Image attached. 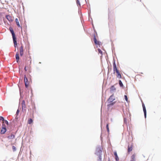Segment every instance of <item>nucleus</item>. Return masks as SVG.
<instances>
[{
    "label": "nucleus",
    "instance_id": "obj_5",
    "mask_svg": "<svg viewBox=\"0 0 161 161\" xmlns=\"http://www.w3.org/2000/svg\"><path fill=\"white\" fill-rule=\"evenodd\" d=\"M142 107L143 108V110L144 114V116L145 118H146V108L145 107V106L144 105V103H142Z\"/></svg>",
    "mask_w": 161,
    "mask_h": 161
},
{
    "label": "nucleus",
    "instance_id": "obj_25",
    "mask_svg": "<svg viewBox=\"0 0 161 161\" xmlns=\"http://www.w3.org/2000/svg\"><path fill=\"white\" fill-rule=\"evenodd\" d=\"M94 40H95V41L97 40V39H98L97 38V36H96L95 34H94Z\"/></svg>",
    "mask_w": 161,
    "mask_h": 161
},
{
    "label": "nucleus",
    "instance_id": "obj_17",
    "mask_svg": "<svg viewBox=\"0 0 161 161\" xmlns=\"http://www.w3.org/2000/svg\"><path fill=\"white\" fill-rule=\"evenodd\" d=\"M33 121L31 119H29L28 120V123L30 124L33 122Z\"/></svg>",
    "mask_w": 161,
    "mask_h": 161
},
{
    "label": "nucleus",
    "instance_id": "obj_32",
    "mask_svg": "<svg viewBox=\"0 0 161 161\" xmlns=\"http://www.w3.org/2000/svg\"><path fill=\"white\" fill-rule=\"evenodd\" d=\"M108 161H110V160L109 159V160H108Z\"/></svg>",
    "mask_w": 161,
    "mask_h": 161
},
{
    "label": "nucleus",
    "instance_id": "obj_27",
    "mask_svg": "<svg viewBox=\"0 0 161 161\" xmlns=\"http://www.w3.org/2000/svg\"><path fill=\"white\" fill-rule=\"evenodd\" d=\"M12 147V149H13V151H15L16 150V149L15 147L14 146H13Z\"/></svg>",
    "mask_w": 161,
    "mask_h": 161
},
{
    "label": "nucleus",
    "instance_id": "obj_24",
    "mask_svg": "<svg viewBox=\"0 0 161 161\" xmlns=\"http://www.w3.org/2000/svg\"><path fill=\"white\" fill-rule=\"evenodd\" d=\"M0 120H2L3 122V123H4V118L2 116H0Z\"/></svg>",
    "mask_w": 161,
    "mask_h": 161
},
{
    "label": "nucleus",
    "instance_id": "obj_1",
    "mask_svg": "<svg viewBox=\"0 0 161 161\" xmlns=\"http://www.w3.org/2000/svg\"><path fill=\"white\" fill-rule=\"evenodd\" d=\"M113 69L114 71V73H115L116 72L117 73V77L119 79L121 78V75L119 72V70L117 68L116 64L115 62L113 64Z\"/></svg>",
    "mask_w": 161,
    "mask_h": 161
},
{
    "label": "nucleus",
    "instance_id": "obj_26",
    "mask_svg": "<svg viewBox=\"0 0 161 161\" xmlns=\"http://www.w3.org/2000/svg\"><path fill=\"white\" fill-rule=\"evenodd\" d=\"M10 31L12 34L14 33V31L12 28H10Z\"/></svg>",
    "mask_w": 161,
    "mask_h": 161
},
{
    "label": "nucleus",
    "instance_id": "obj_4",
    "mask_svg": "<svg viewBox=\"0 0 161 161\" xmlns=\"http://www.w3.org/2000/svg\"><path fill=\"white\" fill-rule=\"evenodd\" d=\"M6 126H5L4 124H3L2 129L0 132L1 134H4L6 131Z\"/></svg>",
    "mask_w": 161,
    "mask_h": 161
},
{
    "label": "nucleus",
    "instance_id": "obj_2",
    "mask_svg": "<svg viewBox=\"0 0 161 161\" xmlns=\"http://www.w3.org/2000/svg\"><path fill=\"white\" fill-rule=\"evenodd\" d=\"M115 97L113 95H112L111 96H110V97L108 99V101L110 103V104H109V106H111L114 105L115 103V102H112L114 100H115Z\"/></svg>",
    "mask_w": 161,
    "mask_h": 161
},
{
    "label": "nucleus",
    "instance_id": "obj_14",
    "mask_svg": "<svg viewBox=\"0 0 161 161\" xmlns=\"http://www.w3.org/2000/svg\"><path fill=\"white\" fill-rule=\"evenodd\" d=\"M15 136L14 134H11L10 136H8V138L10 139H12L14 138Z\"/></svg>",
    "mask_w": 161,
    "mask_h": 161
},
{
    "label": "nucleus",
    "instance_id": "obj_29",
    "mask_svg": "<svg viewBox=\"0 0 161 161\" xmlns=\"http://www.w3.org/2000/svg\"><path fill=\"white\" fill-rule=\"evenodd\" d=\"M77 4L78 5H79V6H80V4L79 2V0H77L76 1Z\"/></svg>",
    "mask_w": 161,
    "mask_h": 161
},
{
    "label": "nucleus",
    "instance_id": "obj_28",
    "mask_svg": "<svg viewBox=\"0 0 161 161\" xmlns=\"http://www.w3.org/2000/svg\"><path fill=\"white\" fill-rule=\"evenodd\" d=\"M4 122H5L7 125H8V123L7 120H4Z\"/></svg>",
    "mask_w": 161,
    "mask_h": 161
},
{
    "label": "nucleus",
    "instance_id": "obj_16",
    "mask_svg": "<svg viewBox=\"0 0 161 161\" xmlns=\"http://www.w3.org/2000/svg\"><path fill=\"white\" fill-rule=\"evenodd\" d=\"M30 66H25L24 68V69L25 70V71H27V70L30 71Z\"/></svg>",
    "mask_w": 161,
    "mask_h": 161
},
{
    "label": "nucleus",
    "instance_id": "obj_9",
    "mask_svg": "<svg viewBox=\"0 0 161 161\" xmlns=\"http://www.w3.org/2000/svg\"><path fill=\"white\" fill-rule=\"evenodd\" d=\"M20 54L21 56H22L23 54V47L22 45L20 47Z\"/></svg>",
    "mask_w": 161,
    "mask_h": 161
},
{
    "label": "nucleus",
    "instance_id": "obj_10",
    "mask_svg": "<svg viewBox=\"0 0 161 161\" xmlns=\"http://www.w3.org/2000/svg\"><path fill=\"white\" fill-rule=\"evenodd\" d=\"M116 88L114 86H112L110 88V90L111 92H113L115 91Z\"/></svg>",
    "mask_w": 161,
    "mask_h": 161
},
{
    "label": "nucleus",
    "instance_id": "obj_18",
    "mask_svg": "<svg viewBox=\"0 0 161 161\" xmlns=\"http://www.w3.org/2000/svg\"><path fill=\"white\" fill-rule=\"evenodd\" d=\"M95 44L98 45H100L101 42H100V41H94Z\"/></svg>",
    "mask_w": 161,
    "mask_h": 161
},
{
    "label": "nucleus",
    "instance_id": "obj_8",
    "mask_svg": "<svg viewBox=\"0 0 161 161\" xmlns=\"http://www.w3.org/2000/svg\"><path fill=\"white\" fill-rule=\"evenodd\" d=\"M132 147L133 146L132 145H128V153L132 151L133 149Z\"/></svg>",
    "mask_w": 161,
    "mask_h": 161
},
{
    "label": "nucleus",
    "instance_id": "obj_3",
    "mask_svg": "<svg viewBox=\"0 0 161 161\" xmlns=\"http://www.w3.org/2000/svg\"><path fill=\"white\" fill-rule=\"evenodd\" d=\"M24 80L25 87L26 88H27L30 85V81L28 80L26 75H25L24 76Z\"/></svg>",
    "mask_w": 161,
    "mask_h": 161
},
{
    "label": "nucleus",
    "instance_id": "obj_15",
    "mask_svg": "<svg viewBox=\"0 0 161 161\" xmlns=\"http://www.w3.org/2000/svg\"><path fill=\"white\" fill-rule=\"evenodd\" d=\"M16 59L17 62H18L19 59V53L18 52H17L16 54Z\"/></svg>",
    "mask_w": 161,
    "mask_h": 161
},
{
    "label": "nucleus",
    "instance_id": "obj_31",
    "mask_svg": "<svg viewBox=\"0 0 161 161\" xmlns=\"http://www.w3.org/2000/svg\"><path fill=\"white\" fill-rule=\"evenodd\" d=\"M19 109H18V110H17V112H16V115H18V114H19Z\"/></svg>",
    "mask_w": 161,
    "mask_h": 161
},
{
    "label": "nucleus",
    "instance_id": "obj_21",
    "mask_svg": "<svg viewBox=\"0 0 161 161\" xmlns=\"http://www.w3.org/2000/svg\"><path fill=\"white\" fill-rule=\"evenodd\" d=\"M14 47H17V41H14Z\"/></svg>",
    "mask_w": 161,
    "mask_h": 161
},
{
    "label": "nucleus",
    "instance_id": "obj_23",
    "mask_svg": "<svg viewBox=\"0 0 161 161\" xmlns=\"http://www.w3.org/2000/svg\"><path fill=\"white\" fill-rule=\"evenodd\" d=\"M13 40H15L16 37L14 33L12 34Z\"/></svg>",
    "mask_w": 161,
    "mask_h": 161
},
{
    "label": "nucleus",
    "instance_id": "obj_13",
    "mask_svg": "<svg viewBox=\"0 0 161 161\" xmlns=\"http://www.w3.org/2000/svg\"><path fill=\"white\" fill-rule=\"evenodd\" d=\"M114 155L115 157V159L116 161H119V157L117 155V152H114Z\"/></svg>",
    "mask_w": 161,
    "mask_h": 161
},
{
    "label": "nucleus",
    "instance_id": "obj_7",
    "mask_svg": "<svg viewBox=\"0 0 161 161\" xmlns=\"http://www.w3.org/2000/svg\"><path fill=\"white\" fill-rule=\"evenodd\" d=\"M6 18L9 22H12L13 20L12 17L9 15H6Z\"/></svg>",
    "mask_w": 161,
    "mask_h": 161
},
{
    "label": "nucleus",
    "instance_id": "obj_12",
    "mask_svg": "<svg viewBox=\"0 0 161 161\" xmlns=\"http://www.w3.org/2000/svg\"><path fill=\"white\" fill-rule=\"evenodd\" d=\"M135 154H133L131 157L130 161H135Z\"/></svg>",
    "mask_w": 161,
    "mask_h": 161
},
{
    "label": "nucleus",
    "instance_id": "obj_19",
    "mask_svg": "<svg viewBox=\"0 0 161 161\" xmlns=\"http://www.w3.org/2000/svg\"><path fill=\"white\" fill-rule=\"evenodd\" d=\"M108 123L107 125H106V128H107V131H108V133L109 132V127H108Z\"/></svg>",
    "mask_w": 161,
    "mask_h": 161
},
{
    "label": "nucleus",
    "instance_id": "obj_11",
    "mask_svg": "<svg viewBox=\"0 0 161 161\" xmlns=\"http://www.w3.org/2000/svg\"><path fill=\"white\" fill-rule=\"evenodd\" d=\"M15 22L16 24L18 27H20V25L19 23V20L18 19H16Z\"/></svg>",
    "mask_w": 161,
    "mask_h": 161
},
{
    "label": "nucleus",
    "instance_id": "obj_6",
    "mask_svg": "<svg viewBox=\"0 0 161 161\" xmlns=\"http://www.w3.org/2000/svg\"><path fill=\"white\" fill-rule=\"evenodd\" d=\"M21 105H22V109H25L26 108V105L25 101L23 100L22 101Z\"/></svg>",
    "mask_w": 161,
    "mask_h": 161
},
{
    "label": "nucleus",
    "instance_id": "obj_30",
    "mask_svg": "<svg viewBox=\"0 0 161 161\" xmlns=\"http://www.w3.org/2000/svg\"><path fill=\"white\" fill-rule=\"evenodd\" d=\"M125 99L126 100V101L127 102L128 101V98H127V96H126V95H125Z\"/></svg>",
    "mask_w": 161,
    "mask_h": 161
},
{
    "label": "nucleus",
    "instance_id": "obj_20",
    "mask_svg": "<svg viewBox=\"0 0 161 161\" xmlns=\"http://www.w3.org/2000/svg\"><path fill=\"white\" fill-rule=\"evenodd\" d=\"M119 85L121 87H123V85L121 80H119Z\"/></svg>",
    "mask_w": 161,
    "mask_h": 161
},
{
    "label": "nucleus",
    "instance_id": "obj_22",
    "mask_svg": "<svg viewBox=\"0 0 161 161\" xmlns=\"http://www.w3.org/2000/svg\"><path fill=\"white\" fill-rule=\"evenodd\" d=\"M98 53L101 54V55L103 54V52L100 49L98 48Z\"/></svg>",
    "mask_w": 161,
    "mask_h": 161
}]
</instances>
